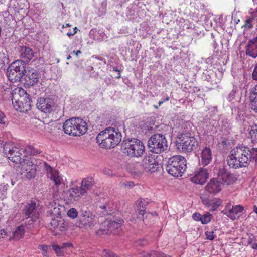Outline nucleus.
<instances>
[{
	"label": "nucleus",
	"instance_id": "1",
	"mask_svg": "<svg viewBox=\"0 0 257 257\" xmlns=\"http://www.w3.org/2000/svg\"><path fill=\"white\" fill-rule=\"evenodd\" d=\"M121 134L118 130L113 127L105 128L96 137V142L105 148H114L121 140Z\"/></svg>",
	"mask_w": 257,
	"mask_h": 257
},
{
	"label": "nucleus",
	"instance_id": "2",
	"mask_svg": "<svg viewBox=\"0 0 257 257\" xmlns=\"http://www.w3.org/2000/svg\"><path fill=\"white\" fill-rule=\"evenodd\" d=\"M12 101L14 108L20 112H26L31 109L32 101L29 95L22 88H17L13 91Z\"/></svg>",
	"mask_w": 257,
	"mask_h": 257
},
{
	"label": "nucleus",
	"instance_id": "3",
	"mask_svg": "<svg viewBox=\"0 0 257 257\" xmlns=\"http://www.w3.org/2000/svg\"><path fill=\"white\" fill-rule=\"evenodd\" d=\"M94 181L92 178H85L81 181L80 187H73L68 191V199L71 201H79L82 196H86L94 185Z\"/></svg>",
	"mask_w": 257,
	"mask_h": 257
},
{
	"label": "nucleus",
	"instance_id": "4",
	"mask_svg": "<svg viewBox=\"0 0 257 257\" xmlns=\"http://www.w3.org/2000/svg\"><path fill=\"white\" fill-rule=\"evenodd\" d=\"M63 128L65 133L74 136H80L87 130L86 122L79 118H72L66 120Z\"/></svg>",
	"mask_w": 257,
	"mask_h": 257
},
{
	"label": "nucleus",
	"instance_id": "5",
	"mask_svg": "<svg viewBox=\"0 0 257 257\" xmlns=\"http://www.w3.org/2000/svg\"><path fill=\"white\" fill-rule=\"evenodd\" d=\"M123 153L131 157L141 156L145 152V146L140 140L131 139L124 140L121 145Z\"/></svg>",
	"mask_w": 257,
	"mask_h": 257
},
{
	"label": "nucleus",
	"instance_id": "6",
	"mask_svg": "<svg viewBox=\"0 0 257 257\" xmlns=\"http://www.w3.org/2000/svg\"><path fill=\"white\" fill-rule=\"evenodd\" d=\"M186 168V159L180 156H174L169 159L166 169L174 177L181 176Z\"/></svg>",
	"mask_w": 257,
	"mask_h": 257
},
{
	"label": "nucleus",
	"instance_id": "7",
	"mask_svg": "<svg viewBox=\"0 0 257 257\" xmlns=\"http://www.w3.org/2000/svg\"><path fill=\"white\" fill-rule=\"evenodd\" d=\"M25 70V63L22 60H17L8 67L7 76L12 82H19L24 76Z\"/></svg>",
	"mask_w": 257,
	"mask_h": 257
},
{
	"label": "nucleus",
	"instance_id": "8",
	"mask_svg": "<svg viewBox=\"0 0 257 257\" xmlns=\"http://www.w3.org/2000/svg\"><path fill=\"white\" fill-rule=\"evenodd\" d=\"M148 147L150 151L156 154L161 153L167 149V141L164 135L155 134L148 140Z\"/></svg>",
	"mask_w": 257,
	"mask_h": 257
},
{
	"label": "nucleus",
	"instance_id": "9",
	"mask_svg": "<svg viewBox=\"0 0 257 257\" xmlns=\"http://www.w3.org/2000/svg\"><path fill=\"white\" fill-rule=\"evenodd\" d=\"M23 213L27 217V220L25 223L27 227H31V226L35 222L39 217L40 212L38 207L36 206V203L33 201H31L25 205L23 209Z\"/></svg>",
	"mask_w": 257,
	"mask_h": 257
},
{
	"label": "nucleus",
	"instance_id": "10",
	"mask_svg": "<svg viewBox=\"0 0 257 257\" xmlns=\"http://www.w3.org/2000/svg\"><path fill=\"white\" fill-rule=\"evenodd\" d=\"M178 149L184 152H191L198 146V142L193 136L182 135L180 142L177 144Z\"/></svg>",
	"mask_w": 257,
	"mask_h": 257
},
{
	"label": "nucleus",
	"instance_id": "11",
	"mask_svg": "<svg viewBox=\"0 0 257 257\" xmlns=\"http://www.w3.org/2000/svg\"><path fill=\"white\" fill-rule=\"evenodd\" d=\"M97 224L95 216L91 212L82 210L79 216V220L76 223L77 226L80 228H92Z\"/></svg>",
	"mask_w": 257,
	"mask_h": 257
},
{
	"label": "nucleus",
	"instance_id": "12",
	"mask_svg": "<svg viewBox=\"0 0 257 257\" xmlns=\"http://www.w3.org/2000/svg\"><path fill=\"white\" fill-rule=\"evenodd\" d=\"M21 150L19 149L18 146H13L11 147H8L6 144L4 147V152L5 155L12 162L16 164L21 163L25 160L22 157Z\"/></svg>",
	"mask_w": 257,
	"mask_h": 257
},
{
	"label": "nucleus",
	"instance_id": "13",
	"mask_svg": "<svg viewBox=\"0 0 257 257\" xmlns=\"http://www.w3.org/2000/svg\"><path fill=\"white\" fill-rule=\"evenodd\" d=\"M54 100L50 98L40 97L37 99V108L44 113H50L54 108Z\"/></svg>",
	"mask_w": 257,
	"mask_h": 257
},
{
	"label": "nucleus",
	"instance_id": "14",
	"mask_svg": "<svg viewBox=\"0 0 257 257\" xmlns=\"http://www.w3.org/2000/svg\"><path fill=\"white\" fill-rule=\"evenodd\" d=\"M141 166L143 170L150 173H154L157 171L159 164L152 156H145L142 161Z\"/></svg>",
	"mask_w": 257,
	"mask_h": 257
},
{
	"label": "nucleus",
	"instance_id": "15",
	"mask_svg": "<svg viewBox=\"0 0 257 257\" xmlns=\"http://www.w3.org/2000/svg\"><path fill=\"white\" fill-rule=\"evenodd\" d=\"M20 165L22 168V174H24L29 179L33 178L35 176L36 173V165L31 161L29 160H24Z\"/></svg>",
	"mask_w": 257,
	"mask_h": 257
},
{
	"label": "nucleus",
	"instance_id": "16",
	"mask_svg": "<svg viewBox=\"0 0 257 257\" xmlns=\"http://www.w3.org/2000/svg\"><path fill=\"white\" fill-rule=\"evenodd\" d=\"M209 177L208 170L203 168H200L195 172L194 175L191 177V182L196 184H204Z\"/></svg>",
	"mask_w": 257,
	"mask_h": 257
},
{
	"label": "nucleus",
	"instance_id": "17",
	"mask_svg": "<svg viewBox=\"0 0 257 257\" xmlns=\"http://www.w3.org/2000/svg\"><path fill=\"white\" fill-rule=\"evenodd\" d=\"M217 178L222 184L226 185L233 184L237 179L236 177L233 174L227 172L226 170L224 168L219 170Z\"/></svg>",
	"mask_w": 257,
	"mask_h": 257
},
{
	"label": "nucleus",
	"instance_id": "18",
	"mask_svg": "<svg viewBox=\"0 0 257 257\" xmlns=\"http://www.w3.org/2000/svg\"><path fill=\"white\" fill-rule=\"evenodd\" d=\"M123 221L122 219H116L115 220H106L103 222L100 226V230L105 233L106 229H104V227H107L108 230H109L110 233H112L113 230L116 229H119L123 224Z\"/></svg>",
	"mask_w": 257,
	"mask_h": 257
},
{
	"label": "nucleus",
	"instance_id": "19",
	"mask_svg": "<svg viewBox=\"0 0 257 257\" xmlns=\"http://www.w3.org/2000/svg\"><path fill=\"white\" fill-rule=\"evenodd\" d=\"M97 210L103 215H111L113 213L114 206L111 201L106 200L105 202L98 203Z\"/></svg>",
	"mask_w": 257,
	"mask_h": 257
},
{
	"label": "nucleus",
	"instance_id": "20",
	"mask_svg": "<svg viewBox=\"0 0 257 257\" xmlns=\"http://www.w3.org/2000/svg\"><path fill=\"white\" fill-rule=\"evenodd\" d=\"M246 55L252 58L257 57V36L250 39L245 47Z\"/></svg>",
	"mask_w": 257,
	"mask_h": 257
},
{
	"label": "nucleus",
	"instance_id": "21",
	"mask_svg": "<svg viewBox=\"0 0 257 257\" xmlns=\"http://www.w3.org/2000/svg\"><path fill=\"white\" fill-rule=\"evenodd\" d=\"M221 183L217 178L211 179L205 187V190L210 194H216L221 190Z\"/></svg>",
	"mask_w": 257,
	"mask_h": 257
},
{
	"label": "nucleus",
	"instance_id": "22",
	"mask_svg": "<svg viewBox=\"0 0 257 257\" xmlns=\"http://www.w3.org/2000/svg\"><path fill=\"white\" fill-rule=\"evenodd\" d=\"M212 160V153L211 149L207 146L203 147L201 151V163L204 166L208 165Z\"/></svg>",
	"mask_w": 257,
	"mask_h": 257
},
{
	"label": "nucleus",
	"instance_id": "23",
	"mask_svg": "<svg viewBox=\"0 0 257 257\" xmlns=\"http://www.w3.org/2000/svg\"><path fill=\"white\" fill-rule=\"evenodd\" d=\"M24 75L26 76V79L30 80V84L33 85L39 81V74L37 71L33 68H26Z\"/></svg>",
	"mask_w": 257,
	"mask_h": 257
},
{
	"label": "nucleus",
	"instance_id": "24",
	"mask_svg": "<svg viewBox=\"0 0 257 257\" xmlns=\"http://www.w3.org/2000/svg\"><path fill=\"white\" fill-rule=\"evenodd\" d=\"M20 56L22 60L25 63H28L30 60L34 57V52L29 47L26 46H22L20 50Z\"/></svg>",
	"mask_w": 257,
	"mask_h": 257
},
{
	"label": "nucleus",
	"instance_id": "25",
	"mask_svg": "<svg viewBox=\"0 0 257 257\" xmlns=\"http://www.w3.org/2000/svg\"><path fill=\"white\" fill-rule=\"evenodd\" d=\"M249 98L251 109L257 112V84L251 88Z\"/></svg>",
	"mask_w": 257,
	"mask_h": 257
},
{
	"label": "nucleus",
	"instance_id": "26",
	"mask_svg": "<svg viewBox=\"0 0 257 257\" xmlns=\"http://www.w3.org/2000/svg\"><path fill=\"white\" fill-rule=\"evenodd\" d=\"M148 204V201L147 200L140 199L138 200L136 203L137 211H138V218L141 219H144V215L145 214L146 206Z\"/></svg>",
	"mask_w": 257,
	"mask_h": 257
},
{
	"label": "nucleus",
	"instance_id": "27",
	"mask_svg": "<svg viewBox=\"0 0 257 257\" xmlns=\"http://www.w3.org/2000/svg\"><path fill=\"white\" fill-rule=\"evenodd\" d=\"M243 209V207L240 205L232 206L231 212L229 211L228 212H226L225 215L232 220H234L236 218V215L242 212Z\"/></svg>",
	"mask_w": 257,
	"mask_h": 257
},
{
	"label": "nucleus",
	"instance_id": "28",
	"mask_svg": "<svg viewBox=\"0 0 257 257\" xmlns=\"http://www.w3.org/2000/svg\"><path fill=\"white\" fill-rule=\"evenodd\" d=\"M22 151L26 155H36L40 154L42 151L38 148H35L34 146L29 145L26 146Z\"/></svg>",
	"mask_w": 257,
	"mask_h": 257
},
{
	"label": "nucleus",
	"instance_id": "29",
	"mask_svg": "<svg viewBox=\"0 0 257 257\" xmlns=\"http://www.w3.org/2000/svg\"><path fill=\"white\" fill-rule=\"evenodd\" d=\"M71 245V244L66 243H63L62 246H60L58 245H53L52 248L53 250L55 251L57 256H62L63 254V249L67 247H69Z\"/></svg>",
	"mask_w": 257,
	"mask_h": 257
},
{
	"label": "nucleus",
	"instance_id": "30",
	"mask_svg": "<svg viewBox=\"0 0 257 257\" xmlns=\"http://www.w3.org/2000/svg\"><path fill=\"white\" fill-rule=\"evenodd\" d=\"M49 177L54 182L56 186H59L61 184L62 179L57 172L52 171L50 172Z\"/></svg>",
	"mask_w": 257,
	"mask_h": 257
},
{
	"label": "nucleus",
	"instance_id": "31",
	"mask_svg": "<svg viewBox=\"0 0 257 257\" xmlns=\"http://www.w3.org/2000/svg\"><path fill=\"white\" fill-rule=\"evenodd\" d=\"M252 143H257V124L251 126L249 132Z\"/></svg>",
	"mask_w": 257,
	"mask_h": 257
},
{
	"label": "nucleus",
	"instance_id": "32",
	"mask_svg": "<svg viewBox=\"0 0 257 257\" xmlns=\"http://www.w3.org/2000/svg\"><path fill=\"white\" fill-rule=\"evenodd\" d=\"M24 232V226L21 225L18 227L14 232V237L16 239L18 240L23 236Z\"/></svg>",
	"mask_w": 257,
	"mask_h": 257
},
{
	"label": "nucleus",
	"instance_id": "33",
	"mask_svg": "<svg viewBox=\"0 0 257 257\" xmlns=\"http://www.w3.org/2000/svg\"><path fill=\"white\" fill-rule=\"evenodd\" d=\"M8 62V57L7 54L0 49V67H3Z\"/></svg>",
	"mask_w": 257,
	"mask_h": 257
},
{
	"label": "nucleus",
	"instance_id": "34",
	"mask_svg": "<svg viewBox=\"0 0 257 257\" xmlns=\"http://www.w3.org/2000/svg\"><path fill=\"white\" fill-rule=\"evenodd\" d=\"M222 202V201L219 199H216L215 200L212 201V203H211V210L212 211H214L216 209V208L221 205ZM203 203L205 204L207 206H209V205L211 204V203H208L207 202H205V201H203Z\"/></svg>",
	"mask_w": 257,
	"mask_h": 257
},
{
	"label": "nucleus",
	"instance_id": "35",
	"mask_svg": "<svg viewBox=\"0 0 257 257\" xmlns=\"http://www.w3.org/2000/svg\"><path fill=\"white\" fill-rule=\"evenodd\" d=\"M238 91V90L237 88H233L232 90L230 92V93L229 94L227 100L232 103H234L235 101H236V95L237 94V92Z\"/></svg>",
	"mask_w": 257,
	"mask_h": 257
},
{
	"label": "nucleus",
	"instance_id": "36",
	"mask_svg": "<svg viewBox=\"0 0 257 257\" xmlns=\"http://www.w3.org/2000/svg\"><path fill=\"white\" fill-rule=\"evenodd\" d=\"M148 244V241L145 238H142L135 241L134 243V246L144 247Z\"/></svg>",
	"mask_w": 257,
	"mask_h": 257
},
{
	"label": "nucleus",
	"instance_id": "37",
	"mask_svg": "<svg viewBox=\"0 0 257 257\" xmlns=\"http://www.w3.org/2000/svg\"><path fill=\"white\" fill-rule=\"evenodd\" d=\"M147 255L148 257H170L162 252H159L155 250H151L149 254H147Z\"/></svg>",
	"mask_w": 257,
	"mask_h": 257
},
{
	"label": "nucleus",
	"instance_id": "38",
	"mask_svg": "<svg viewBox=\"0 0 257 257\" xmlns=\"http://www.w3.org/2000/svg\"><path fill=\"white\" fill-rule=\"evenodd\" d=\"M211 215L209 213L201 215L200 221L203 224H207L211 221Z\"/></svg>",
	"mask_w": 257,
	"mask_h": 257
},
{
	"label": "nucleus",
	"instance_id": "39",
	"mask_svg": "<svg viewBox=\"0 0 257 257\" xmlns=\"http://www.w3.org/2000/svg\"><path fill=\"white\" fill-rule=\"evenodd\" d=\"M16 3V2L15 0H11L10 5L8 6V10L7 11H6L4 12V14L3 15L9 16L10 12H13V11H16V10L15 9L16 7H15V4H14V6H12V3Z\"/></svg>",
	"mask_w": 257,
	"mask_h": 257
},
{
	"label": "nucleus",
	"instance_id": "40",
	"mask_svg": "<svg viewBox=\"0 0 257 257\" xmlns=\"http://www.w3.org/2000/svg\"><path fill=\"white\" fill-rule=\"evenodd\" d=\"M68 216L72 218H76L78 215V212L75 208H71L68 211Z\"/></svg>",
	"mask_w": 257,
	"mask_h": 257
},
{
	"label": "nucleus",
	"instance_id": "41",
	"mask_svg": "<svg viewBox=\"0 0 257 257\" xmlns=\"http://www.w3.org/2000/svg\"><path fill=\"white\" fill-rule=\"evenodd\" d=\"M102 257H118L115 253L113 252L107 250H104L102 253Z\"/></svg>",
	"mask_w": 257,
	"mask_h": 257
},
{
	"label": "nucleus",
	"instance_id": "42",
	"mask_svg": "<svg viewBox=\"0 0 257 257\" xmlns=\"http://www.w3.org/2000/svg\"><path fill=\"white\" fill-rule=\"evenodd\" d=\"M50 225L52 228L58 229L59 227V223L57 220L55 219H52L50 223Z\"/></svg>",
	"mask_w": 257,
	"mask_h": 257
},
{
	"label": "nucleus",
	"instance_id": "43",
	"mask_svg": "<svg viewBox=\"0 0 257 257\" xmlns=\"http://www.w3.org/2000/svg\"><path fill=\"white\" fill-rule=\"evenodd\" d=\"M0 124L5 125L7 124V119L5 114L0 111Z\"/></svg>",
	"mask_w": 257,
	"mask_h": 257
},
{
	"label": "nucleus",
	"instance_id": "44",
	"mask_svg": "<svg viewBox=\"0 0 257 257\" xmlns=\"http://www.w3.org/2000/svg\"><path fill=\"white\" fill-rule=\"evenodd\" d=\"M249 13L253 18L257 21V7L254 8H251L249 10Z\"/></svg>",
	"mask_w": 257,
	"mask_h": 257
},
{
	"label": "nucleus",
	"instance_id": "45",
	"mask_svg": "<svg viewBox=\"0 0 257 257\" xmlns=\"http://www.w3.org/2000/svg\"><path fill=\"white\" fill-rule=\"evenodd\" d=\"M213 233V231H206L205 235L206 236V238L210 240H213L214 239Z\"/></svg>",
	"mask_w": 257,
	"mask_h": 257
},
{
	"label": "nucleus",
	"instance_id": "46",
	"mask_svg": "<svg viewBox=\"0 0 257 257\" xmlns=\"http://www.w3.org/2000/svg\"><path fill=\"white\" fill-rule=\"evenodd\" d=\"M252 78L257 81V63L254 66V69L252 73Z\"/></svg>",
	"mask_w": 257,
	"mask_h": 257
},
{
	"label": "nucleus",
	"instance_id": "47",
	"mask_svg": "<svg viewBox=\"0 0 257 257\" xmlns=\"http://www.w3.org/2000/svg\"><path fill=\"white\" fill-rule=\"evenodd\" d=\"M201 215L199 213H195L192 215V218L195 221H200Z\"/></svg>",
	"mask_w": 257,
	"mask_h": 257
},
{
	"label": "nucleus",
	"instance_id": "48",
	"mask_svg": "<svg viewBox=\"0 0 257 257\" xmlns=\"http://www.w3.org/2000/svg\"><path fill=\"white\" fill-rule=\"evenodd\" d=\"M231 208L232 206L230 204L228 203L227 204L224 209L222 211V213H223L224 215H225L226 212H228L229 211H231Z\"/></svg>",
	"mask_w": 257,
	"mask_h": 257
},
{
	"label": "nucleus",
	"instance_id": "49",
	"mask_svg": "<svg viewBox=\"0 0 257 257\" xmlns=\"http://www.w3.org/2000/svg\"><path fill=\"white\" fill-rule=\"evenodd\" d=\"M76 29L77 28L76 27L73 28V30L72 31H70V32H68L67 33V35L69 37L74 35L76 33Z\"/></svg>",
	"mask_w": 257,
	"mask_h": 257
},
{
	"label": "nucleus",
	"instance_id": "50",
	"mask_svg": "<svg viewBox=\"0 0 257 257\" xmlns=\"http://www.w3.org/2000/svg\"><path fill=\"white\" fill-rule=\"evenodd\" d=\"M7 232L4 229H0V238H3L6 235Z\"/></svg>",
	"mask_w": 257,
	"mask_h": 257
},
{
	"label": "nucleus",
	"instance_id": "51",
	"mask_svg": "<svg viewBox=\"0 0 257 257\" xmlns=\"http://www.w3.org/2000/svg\"><path fill=\"white\" fill-rule=\"evenodd\" d=\"M59 209L57 207H54L53 209V211H52V213L55 215H60V212L59 211Z\"/></svg>",
	"mask_w": 257,
	"mask_h": 257
},
{
	"label": "nucleus",
	"instance_id": "52",
	"mask_svg": "<svg viewBox=\"0 0 257 257\" xmlns=\"http://www.w3.org/2000/svg\"><path fill=\"white\" fill-rule=\"evenodd\" d=\"M147 254H149V253L146 252L144 251H141L139 253V254L140 255L141 257H148V256L147 255Z\"/></svg>",
	"mask_w": 257,
	"mask_h": 257
},
{
	"label": "nucleus",
	"instance_id": "53",
	"mask_svg": "<svg viewBox=\"0 0 257 257\" xmlns=\"http://www.w3.org/2000/svg\"><path fill=\"white\" fill-rule=\"evenodd\" d=\"M48 248L47 246L45 245H42L40 246V249L43 250V251H47V249Z\"/></svg>",
	"mask_w": 257,
	"mask_h": 257
},
{
	"label": "nucleus",
	"instance_id": "54",
	"mask_svg": "<svg viewBox=\"0 0 257 257\" xmlns=\"http://www.w3.org/2000/svg\"><path fill=\"white\" fill-rule=\"evenodd\" d=\"M104 229H106V231L105 232V233H104L103 231H102V230H100V231L102 232V233L103 234H108L110 233V231L109 230H108V227L106 226V227H104Z\"/></svg>",
	"mask_w": 257,
	"mask_h": 257
},
{
	"label": "nucleus",
	"instance_id": "55",
	"mask_svg": "<svg viewBox=\"0 0 257 257\" xmlns=\"http://www.w3.org/2000/svg\"><path fill=\"white\" fill-rule=\"evenodd\" d=\"M73 53H75L76 56L77 57L79 54L81 53V51L80 50H77V51H73Z\"/></svg>",
	"mask_w": 257,
	"mask_h": 257
},
{
	"label": "nucleus",
	"instance_id": "56",
	"mask_svg": "<svg viewBox=\"0 0 257 257\" xmlns=\"http://www.w3.org/2000/svg\"><path fill=\"white\" fill-rule=\"evenodd\" d=\"M251 248L257 250V243L252 244V245L251 246Z\"/></svg>",
	"mask_w": 257,
	"mask_h": 257
},
{
	"label": "nucleus",
	"instance_id": "57",
	"mask_svg": "<svg viewBox=\"0 0 257 257\" xmlns=\"http://www.w3.org/2000/svg\"><path fill=\"white\" fill-rule=\"evenodd\" d=\"M253 211L257 214V206H254L253 207Z\"/></svg>",
	"mask_w": 257,
	"mask_h": 257
},
{
	"label": "nucleus",
	"instance_id": "58",
	"mask_svg": "<svg viewBox=\"0 0 257 257\" xmlns=\"http://www.w3.org/2000/svg\"><path fill=\"white\" fill-rule=\"evenodd\" d=\"M248 242L249 244H251L252 245V244H253L252 243V240L251 239H250L249 240H248Z\"/></svg>",
	"mask_w": 257,
	"mask_h": 257
},
{
	"label": "nucleus",
	"instance_id": "59",
	"mask_svg": "<svg viewBox=\"0 0 257 257\" xmlns=\"http://www.w3.org/2000/svg\"><path fill=\"white\" fill-rule=\"evenodd\" d=\"M42 254L44 256H47V251H43Z\"/></svg>",
	"mask_w": 257,
	"mask_h": 257
},
{
	"label": "nucleus",
	"instance_id": "60",
	"mask_svg": "<svg viewBox=\"0 0 257 257\" xmlns=\"http://www.w3.org/2000/svg\"><path fill=\"white\" fill-rule=\"evenodd\" d=\"M69 26H70V25L69 24H66L65 26L64 25H63V28L68 27H69Z\"/></svg>",
	"mask_w": 257,
	"mask_h": 257
},
{
	"label": "nucleus",
	"instance_id": "61",
	"mask_svg": "<svg viewBox=\"0 0 257 257\" xmlns=\"http://www.w3.org/2000/svg\"><path fill=\"white\" fill-rule=\"evenodd\" d=\"M164 100L166 101H168L169 100V97L168 96H167L166 97H165V98L164 99Z\"/></svg>",
	"mask_w": 257,
	"mask_h": 257
},
{
	"label": "nucleus",
	"instance_id": "62",
	"mask_svg": "<svg viewBox=\"0 0 257 257\" xmlns=\"http://www.w3.org/2000/svg\"><path fill=\"white\" fill-rule=\"evenodd\" d=\"M163 103V101H161V100L159 102V106H160Z\"/></svg>",
	"mask_w": 257,
	"mask_h": 257
},
{
	"label": "nucleus",
	"instance_id": "63",
	"mask_svg": "<svg viewBox=\"0 0 257 257\" xmlns=\"http://www.w3.org/2000/svg\"><path fill=\"white\" fill-rule=\"evenodd\" d=\"M113 70L115 71H116V72L118 71V72H120V71L118 70V69L117 68H114Z\"/></svg>",
	"mask_w": 257,
	"mask_h": 257
},
{
	"label": "nucleus",
	"instance_id": "64",
	"mask_svg": "<svg viewBox=\"0 0 257 257\" xmlns=\"http://www.w3.org/2000/svg\"><path fill=\"white\" fill-rule=\"evenodd\" d=\"M71 58V56L70 55H69L67 57V60H69V59H70Z\"/></svg>",
	"mask_w": 257,
	"mask_h": 257
}]
</instances>
